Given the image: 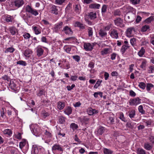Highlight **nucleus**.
Returning a JSON list of instances; mask_svg holds the SVG:
<instances>
[{
	"instance_id": "1",
	"label": "nucleus",
	"mask_w": 154,
	"mask_h": 154,
	"mask_svg": "<svg viewBox=\"0 0 154 154\" xmlns=\"http://www.w3.org/2000/svg\"><path fill=\"white\" fill-rule=\"evenodd\" d=\"M31 130L34 135L39 136L42 133V130L37 124H33L30 126Z\"/></svg>"
},
{
	"instance_id": "2",
	"label": "nucleus",
	"mask_w": 154,
	"mask_h": 154,
	"mask_svg": "<svg viewBox=\"0 0 154 154\" xmlns=\"http://www.w3.org/2000/svg\"><path fill=\"white\" fill-rule=\"evenodd\" d=\"M8 86L9 88H10L13 92L15 93L18 92L20 88L18 85L16 84L13 80L10 81L8 83Z\"/></svg>"
},
{
	"instance_id": "3",
	"label": "nucleus",
	"mask_w": 154,
	"mask_h": 154,
	"mask_svg": "<svg viewBox=\"0 0 154 154\" xmlns=\"http://www.w3.org/2000/svg\"><path fill=\"white\" fill-rule=\"evenodd\" d=\"M25 9L26 11L31 13L34 16H36L38 14V13L37 10L33 9L29 5H27L26 6Z\"/></svg>"
},
{
	"instance_id": "4",
	"label": "nucleus",
	"mask_w": 154,
	"mask_h": 154,
	"mask_svg": "<svg viewBox=\"0 0 154 154\" xmlns=\"http://www.w3.org/2000/svg\"><path fill=\"white\" fill-rule=\"evenodd\" d=\"M109 34L111 37L113 38L117 39L119 38V33L116 29H111Z\"/></svg>"
},
{
	"instance_id": "5",
	"label": "nucleus",
	"mask_w": 154,
	"mask_h": 154,
	"mask_svg": "<svg viewBox=\"0 0 154 154\" xmlns=\"http://www.w3.org/2000/svg\"><path fill=\"white\" fill-rule=\"evenodd\" d=\"M52 150L53 151H58L60 154H62L63 151V149L61 146L57 144H55L52 146Z\"/></svg>"
},
{
	"instance_id": "6",
	"label": "nucleus",
	"mask_w": 154,
	"mask_h": 154,
	"mask_svg": "<svg viewBox=\"0 0 154 154\" xmlns=\"http://www.w3.org/2000/svg\"><path fill=\"white\" fill-rule=\"evenodd\" d=\"M58 7L55 5H52L50 6L49 12L51 14L57 15L58 14Z\"/></svg>"
},
{
	"instance_id": "7",
	"label": "nucleus",
	"mask_w": 154,
	"mask_h": 154,
	"mask_svg": "<svg viewBox=\"0 0 154 154\" xmlns=\"http://www.w3.org/2000/svg\"><path fill=\"white\" fill-rule=\"evenodd\" d=\"M134 14L131 13L128 14L126 15L125 17V20L127 22H130L134 20Z\"/></svg>"
},
{
	"instance_id": "8",
	"label": "nucleus",
	"mask_w": 154,
	"mask_h": 154,
	"mask_svg": "<svg viewBox=\"0 0 154 154\" xmlns=\"http://www.w3.org/2000/svg\"><path fill=\"white\" fill-rule=\"evenodd\" d=\"M134 32L135 29L134 27H130L127 29L126 32V34L128 37H131L134 35L133 32Z\"/></svg>"
},
{
	"instance_id": "9",
	"label": "nucleus",
	"mask_w": 154,
	"mask_h": 154,
	"mask_svg": "<svg viewBox=\"0 0 154 154\" xmlns=\"http://www.w3.org/2000/svg\"><path fill=\"white\" fill-rule=\"evenodd\" d=\"M84 49L87 51H91L93 48V44L90 43H85L84 45Z\"/></svg>"
},
{
	"instance_id": "10",
	"label": "nucleus",
	"mask_w": 154,
	"mask_h": 154,
	"mask_svg": "<svg viewBox=\"0 0 154 154\" xmlns=\"http://www.w3.org/2000/svg\"><path fill=\"white\" fill-rule=\"evenodd\" d=\"M114 21L115 25L116 26H119L120 27L124 26V25L122 24V21L120 18H117Z\"/></svg>"
},
{
	"instance_id": "11",
	"label": "nucleus",
	"mask_w": 154,
	"mask_h": 154,
	"mask_svg": "<svg viewBox=\"0 0 154 154\" xmlns=\"http://www.w3.org/2000/svg\"><path fill=\"white\" fill-rule=\"evenodd\" d=\"M114 119V115L113 114H110L107 119L108 123L110 125L114 124L115 122Z\"/></svg>"
},
{
	"instance_id": "12",
	"label": "nucleus",
	"mask_w": 154,
	"mask_h": 154,
	"mask_svg": "<svg viewBox=\"0 0 154 154\" xmlns=\"http://www.w3.org/2000/svg\"><path fill=\"white\" fill-rule=\"evenodd\" d=\"M24 3V2L23 0H15L14 2V5L17 8L21 7Z\"/></svg>"
},
{
	"instance_id": "13",
	"label": "nucleus",
	"mask_w": 154,
	"mask_h": 154,
	"mask_svg": "<svg viewBox=\"0 0 154 154\" xmlns=\"http://www.w3.org/2000/svg\"><path fill=\"white\" fill-rule=\"evenodd\" d=\"M87 112L89 115L92 116L97 114L99 112V111L97 110L93 109L90 108L87 109Z\"/></svg>"
},
{
	"instance_id": "14",
	"label": "nucleus",
	"mask_w": 154,
	"mask_h": 154,
	"mask_svg": "<svg viewBox=\"0 0 154 154\" xmlns=\"http://www.w3.org/2000/svg\"><path fill=\"white\" fill-rule=\"evenodd\" d=\"M63 31H64L65 33L66 34L71 35L72 33V31L70 28L67 26L64 27Z\"/></svg>"
},
{
	"instance_id": "15",
	"label": "nucleus",
	"mask_w": 154,
	"mask_h": 154,
	"mask_svg": "<svg viewBox=\"0 0 154 154\" xmlns=\"http://www.w3.org/2000/svg\"><path fill=\"white\" fill-rule=\"evenodd\" d=\"M100 7V5L96 3H92L89 5V8L94 9H99Z\"/></svg>"
},
{
	"instance_id": "16",
	"label": "nucleus",
	"mask_w": 154,
	"mask_h": 154,
	"mask_svg": "<svg viewBox=\"0 0 154 154\" xmlns=\"http://www.w3.org/2000/svg\"><path fill=\"white\" fill-rule=\"evenodd\" d=\"M44 52V50L41 48L38 47L36 48L37 55L39 57L42 55Z\"/></svg>"
},
{
	"instance_id": "17",
	"label": "nucleus",
	"mask_w": 154,
	"mask_h": 154,
	"mask_svg": "<svg viewBox=\"0 0 154 154\" xmlns=\"http://www.w3.org/2000/svg\"><path fill=\"white\" fill-rule=\"evenodd\" d=\"M65 103L64 102L59 101L57 103V108L60 110L62 109L65 106Z\"/></svg>"
},
{
	"instance_id": "18",
	"label": "nucleus",
	"mask_w": 154,
	"mask_h": 154,
	"mask_svg": "<svg viewBox=\"0 0 154 154\" xmlns=\"http://www.w3.org/2000/svg\"><path fill=\"white\" fill-rule=\"evenodd\" d=\"M9 31L11 34L13 35L17 33V30L16 28L14 27H11L9 28Z\"/></svg>"
},
{
	"instance_id": "19",
	"label": "nucleus",
	"mask_w": 154,
	"mask_h": 154,
	"mask_svg": "<svg viewBox=\"0 0 154 154\" xmlns=\"http://www.w3.org/2000/svg\"><path fill=\"white\" fill-rule=\"evenodd\" d=\"M88 16L91 20H94L96 18L97 14L96 12H90L88 14Z\"/></svg>"
},
{
	"instance_id": "20",
	"label": "nucleus",
	"mask_w": 154,
	"mask_h": 154,
	"mask_svg": "<svg viewBox=\"0 0 154 154\" xmlns=\"http://www.w3.org/2000/svg\"><path fill=\"white\" fill-rule=\"evenodd\" d=\"M38 147L36 146H33L31 152V154H38Z\"/></svg>"
},
{
	"instance_id": "21",
	"label": "nucleus",
	"mask_w": 154,
	"mask_h": 154,
	"mask_svg": "<svg viewBox=\"0 0 154 154\" xmlns=\"http://www.w3.org/2000/svg\"><path fill=\"white\" fill-rule=\"evenodd\" d=\"M144 148L147 150H150L152 148V146L148 142L144 144Z\"/></svg>"
},
{
	"instance_id": "22",
	"label": "nucleus",
	"mask_w": 154,
	"mask_h": 154,
	"mask_svg": "<svg viewBox=\"0 0 154 154\" xmlns=\"http://www.w3.org/2000/svg\"><path fill=\"white\" fill-rule=\"evenodd\" d=\"M99 34L102 37H103L106 36L107 33L105 31L102 29H100L99 30Z\"/></svg>"
},
{
	"instance_id": "23",
	"label": "nucleus",
	"mask_w": 154,
	"mask_h": 154,
	"mask_svg": "<svg viewBox=\"0 0 154 154\" xmlns=\"http://www.w3.org/2000/svg\"><path fill=\"white\" fill-rule=\"evenodd\" d=\"M112 13L115 16H120L121 14V12L119 9L114 10Z\"/></svg>"
},
{
	"instance_id": "24",
	"label": "nucleus",
	"mask_w": 154,
	"mask_h": 154,
	"mask_svg": "<svg viewBox=\"0 0 154 154\" xmlns=\"http://www.w3.org/2000/svg\"><path fill=\"white\" fill-rule=\"evenodd\" d=\"M72 112V109L70 107L68 106L64 111V112L66 114L69 115Z\"/></svg>"
},
{
	"instance_id": "25",
	"label": "nucleus",
	"mask_w": 154,
	"mask_h": 154,
	"mask_svg": "<svg viewBox=\"0 0 154 154\" xmlns=\"http://www.w3.org/2000/svg\"><path fill=\"white\" fill-rule=\"evenodd\" d=\"M63 24V23L62 22H60L59 23L56 24L54 27V29L56 30H58L61 28Z\"/></svg>"
},
{
	"instance_id": "26",
	"label": "nucleus",
	"mask_w": 154,
	"mask_h": 154,
	"mask_svg": "<svg viewBox=\"0 0 154 154\" xmlns=\"http://www.w3.org/2000/svg\"><path fill=\"white\" fill-rule=\"evenodd\" d=\"M12 131L9 129H6L3 131V133L4 134L7 135L9 136H11L12 134Z\"/></svg>"
},
{
	"instance_id": "27",
	"label": "nucleus",
	"mask_w": 154,
	"mask_h": 154,
	"mask_svg": "<svg viewBox=\"0 0 154 154\" xmlns=\"http://www.w3.org/2000/svg\"><path fill=\"white\" fill-rule=\"evenodd\" d=\"M109 49L108 48H105L101 51V55H104L108 54L109 53Z\"/></svg>"
},
{
	"instance_id": "28",
	"label": "nucleus",
	"mask_w": 154,
	"mask_h": 154,
	"mask_svg": "<svg viewBox=\"0 0 154 154\" xmlns=\"http://www.w3.org/2000/svg\"><path fill=\"white\" fill-rule=\"evenodd\" d=\"M32 53L31 50L29 49H27L25 51L24 53V55L26 57H29L30 56V54Z\"/></svg>"
},
{
	"instance_id": "29",
	"label": "nucleus",
	"mask_w": 154,
	"mask_h": 154,
	"mask_svg": "<svg viewBox=\"0 0 154 154\" xmlns=\"http://www.w3.org/2000/svg\"><path fill=\"white\" fill-rule=\"evenodd\" d=\"M103 151L105 154H112L113 152L111 150L106 148H103Z\"/></svg>"
},
{
	"instance_id": "30",
	"label": "nucleus",
	"mask_w": 154,
	"mask_h": 154,
	"mask_svg": "<svg viewBox=\"0 0 154 154\" xmlns=\"http://www.w3.org/2000/svg\"><path fill=\"white\" fill-rule=\"evenodd\" d=\"M13 19V17L11 16H8L6 17L5 19V20L7 22H12Z\"/></svg>"
},
{
	"instance_id": "31",
	"label": "nucleus",
	"mask_w": 154,
	"mask_h": 154,
	"mask_svg": "<svg viewBox=\"0 0 154 154\" xmlns=\"http://www.w3.org/2000/svg\"><path fill=\"white\" fill-rule=\"evenodd\" d=\"M137 154H146L145 151L143 149L139 148L137 150Z\"/></svg>"
},
{
	"instance_id": "32",
	"label": "nucleus",
	"mask_w": 154,
	"mask_h": 154,
	"mask_svg": "<svg viewBox=\"0 0 154 154\" xmlns=\"http://www.w3.org/2000/svg\"><path fill=\"white\" fill-rule=\"evenodd\" d=\"M78 127V125L75 123H72L70 125V128L73 131L77 129Z\"/></svg>"
},
{
	"instance_id": "33",
	"label": "nucleus",
	"mask_w": 154,
	"mask_h": 154,
	"mask_svg": "<svg viewBox=\"0 0 154 154\" xmlns=\"http://www.w3.org/2000/svg\"><path fill=\"white\" fill-rule=\"evenodd\" d=\"M104 127H100L97 131V133L100 135H101L104 133Z\"/></svg>"
},
{
	"instance_id": "34",
	"label": "nucleus",
	"mask_w": 154,
	"mask_h": 154,
	"mask_svg": "<svg viewBox=\"0 0 154 154\" xmlns=\"http://www.w3.org/2000/svg\"><path fill=\"white\" fill-rule=\"evenodd\" d=\"M45 91L43 89L40 90L37 93V95L38 97H40L42 95H45Z\"/></svg>"
},
{
	"instance_id": "35",
	"label": "nucleus",
	"mask_w": 154,
	"mask_h": 154,
	"mask_svg": "<svg viewBox=\"0 0 154 154\" xmlns=\"http://www.w3.org/2000/svg\"><path fill=\"white\" fill-rule=\"evenodd\" d=\"M129 47V46H125V45H123L122 48L121 49V51L123 53H124L125 52L126 50H127L128 48Z\"/></svg>"
},
{
	"instance_id": "36",
	"label": "nucleus",
	"mask_w": 154,
	"mask_h": 154,
	"mask_svg": "<svg viewBox=\"0 0 154 154\" xmlns=\"http://www.w3.org/2000/svg\"><path fill=\"white\" fill-rule=\"evenodd\" d=\"M17 64L23 66H26L27 65V63L25 61L22 60L17 61Z\"/></svg>"
},
{
	"instance_id": "37",
	"label": "nucleus",
	"mask_w": 154,
	"mask_h": 154,
	"mask_svg": "<svg viewBox=\"0 0 154 154\" xmlns=\"http://www.w3.org/2000/svg\"><path fill=\"white\" fill-rule=\"evenodd\" d=\"M26 143V141L25 140H23L20 143V148L22 149L25 145Z\"/></svg>"
},
{
	"instance_id": "38",
	"label": "nucleus",
	"mask_w": 154,
	"mask_h": 154,
	"mask_svg": "<svg viewBox=\"0 0 154 154\" xmlns=\"http://www.w3.org/2000/svg\"><path fill=\"white\" fill-rule=\"evenodd\" d=\"M145 51V49L143 48H142L138 53L139 56L140 57L142 56L144 54Z\"/></svg>"
},
{
	"instance_id": "39",
	"label": "nucleus",
	"mask_w": 154,
	"mask_h": 154,
	"mask_svg": "<svg viewBox=\"0 0 154 154\" xmlns=\"http://www.w3.org/2000/svg\"><path fill=\"white\" fill-rule=\"evenodd\" d=\"M14 51V49L12 47H9L7 48L5 51V53H8V52L10 53H13Z\"/></svg>"
},
{
	"instance_id": "40",
	"label": "nucleus",
	"mask_w": 154,
	"mask_h": 154,
	"mask_svg": "<svg viewBox=\"0 0 154 154\" xmlns=\"http://www.w3.org/2000/svg\"><path fill=\"white\" fill-rule=\"evenodd\" d=\"M88 36H92L93 34V31L92 28L91 27H88Z\"/></svg>"
},
{
	"instance_id": "41",
	"label": "nucleus",
	"mask_w": 154,
	"mask_h": 154,
	"mask_svg": "<svg viewBox=\"0 0 154 154\" xmlns=\"http://www.w3.org/2000/svg\"><path fill=\"white\" fill-rule=\"evenodd\" d=\"M33 30L36 34L38 35L41 33L40 30L37 28V27L34 26L33 27Z\"/></svg>"
},
{
	"instance_id": "42",
	"label": "nucleus",
	"mask_w": 154,
	"mask_h": 154,
	"mask_svg": "<svg viewBox=\"0 0 154 154\" xmlns=\"http://www.w3.org/2000/svg\"><path fill=\"white\" fill-rule=\"evenodd\" d=\"M149 27L148 25H145L143 26L141 29V31L142 32H145L147 29H149Z\"/></svg>"
},
{
	"instance_id": "43",
	"label": "nucleus",
	"mask_w": 154,
	"mask_h": 154,
	"mask_svg": "<svg viewBox=\"0 0 154 154\" xmlns=\"http://www.w3.org/2000/svg\"><path fill=\"white\" fill-rule=\"evenodd\" d=\"M102 80H98L96 82V83L94 86V88H97L98 87H99L100 84L102 82Z\"/></svg>"
},
{
	"instance_id": "44",
	"label": "nucleus",
	"mask_w": 154,
	"mask_h": 154,
	"mask_svg": "<svg viewBox=\"0 0 154 154\" xmlns=\"http://www.w3.org/2000/svg\"><path fill=\"white\" fill-rule=\"evenodd\" d=\"M23 36L24 38L26 39H28L30 38V35L29 33L25 32L24 33L23 35Z\"/></svg>"
},
{
	"instance_id": "45",
	"label": "nucleus",
	"mask_w": 154,
	"mask_h": 154,
	"mask_svg": "<svg viewBox=\"0 0 154 154\" xmlns=\"http://www.w3.org/2000/svg\"><path fill=\"white\" fill-rule=\"evenodd\" d=\"M65 118L62 116H61L59 119V121L60 123L61 124H63L65 122Z\"/></svg>"
},
{
	"instance_id": "46",
	"label": "nucleus",
	"mask_w": 154,
	"mask_h": 154,
	"mask_svg": "<svg viewBox=\"0 0 154 154\" xmlns=\"http://www.w3.org/2000/svg\"><path fill=\"white\" fill-rule=\"evenodd\" d=\"M153 20L154 18L152 16H151L145 20V21L147 23H150Z\"/></svg>"
},
{
	"instance_id": "47",
	"label": "nucleus",
	"mask_w": 154,
	"mask_h": 154,
	"mask_svg": "<svg viewBox=\"0 0 154 154\" xmlns=\"http://www.w3.org/2000/svg\"><path fill=\"white\" fill-rule=\"evenodd\" d=\"M75 25L78 27H80L82 29H84L85 28V26H83V24L79 22H76L75 23Z\"/></svg>"
},
{
	"instance_id": "48",
	"label": "nucleus",
	"mask_w": 154,
	"mask_h": 154,
	"mask_svg": "<svg viewBox=\"0 0 154 154\" xmlns=\"http://www.w3.org/2000/svg\"><path fill=\"white\" fill-rule=\"evenodd\" d=\"M80 120L81 122H88L89 120V119L85 117H84L83 118H80Z\"/></svg>"
},
{
	"instance_id": "49",
	"label": "nucleus",
	"mask_w": 154,
	"mask_h": 154,
	"mask_svg": "<svg viewBox=\"0 0 154 154\" xmlns=\"http://www.w3.org/2000/svg\"><path fill=\"white\" fill-rule=\"evenodd\" d=\"M153 87V85L151 84H147L146 86V90L148 91H150L151 88Z\"/></svg>"
},
{
	"instance_id": "50",
	"label": "nucleus",
	"mask_w": 154,
	"mask_h": 154,
	"mask_svg": "<svg viewBox=\"0 0 154 154\" xmlns=\"http://www.w3.org/2000/svg\"><path fill=\"white\" fill-rule=\"evenodd\" d=\"M138 110L139 112L142 114L145 113V111L143 110V107L142 105H140L139 106Z\"/></svg>"
},
{
	"instance_id": "51",
	"label": "nucleus",
	"mask_w": 154,
	"mask_h": 154,
	"mask_svg": "<svg viewBox=\"0 0 154 154\" xmlns=\"http://www.w3.org/2000/svg\"><path fill=\"white\" fill-rule=\"evenodd\" d=\"M64 49L67 53H69L71 50V48L68 47L66 45L64 46Z\"/></svg>"
},
{
	"instance_id": "52",
	"label": "nucleus",
	"mask_w": 154,
	"mask_h": 154,
	"mask_svg": "<svg viewBox=\"0 0 154 154\" xmlns=\"http://www.w3.org/2000/svg\"><path fill=\"white\" fill-rule=\"evenodd\" d=\"M134 116L135 111H131L129 112V116L131 119L134 118Z\"/></svg>"
},
{
	"instance_id": "53",
	"label": "nucleus",
	"mask_w": 154,
	"mask_h": 154,
	"mask_svg": "<svg viewBox=\"0 0 154 154\" xmlns=\"http://www.w3.org/2000/svg\"><path fill=\"white\" fill-rule=\"evenodd\" d=\"M5 109L4 108H2V110L1 112V116L3 118H4V117L5 116Z\"/></svg>"
},
{
	"instance_id": "54",
	"label": "nucleus",
	"mask_w": 154,
	"mask_h": 154,
	"mask_svg": "<svg viewBox=\"0 0 154 154\" xmlns=\"http://www.w3.org/2000/svg\"><path fill=\"white\" fill-rule=\"evenodd\" d=\"M139 86L142 89H144L146 87V85L143 82H140V83L139 85Z\"/></svg>"
},
{
	"instance_id": "55",
	"label": "nucleus",
	"mask_w": 154,
	"mask_h": 154,
	"mask_svg": "<svg viewBox=\"0 0 154 154\" xmlns=\"http://www.w3.org/2000/svg\"><path fill=\"white\" fill-rule=\"evenodd\" d=\"M72 57L75 61L77 62H79L80 60V57L78 55L73 56Z\"/></svg>"
},
{
	"instance_id": "56",
	"label": "nucleus",
	"mask_w": 154,
	"mask_h": 154,
	"mask_svg": "<svg viewBox=\"0 0 154 154\" xmlns=\"http://www.w3.org/2000/svg\"><path fill=\"white\" fill-rule=\"evenodd\" d=\"M66 0H56L55 3L59 5H61Z\"/></svg>"
},
{
	"instance_id": "57",
	"label": "nucleus",
	"mask_w": 154,
	"mask_h": 154,
	"mask_svg": "<svg viewBox=\"0 0 154 154\" xmlns=\"http://www.w3.org/2000/svg\"><path fill=\"white\" fill-rule=\"evenodd\" d=\"M2 78L5 80H6L8 82H10L11 80H11L10 78L7 75H5L4 76H2Z\"/></svg>"
},
{
	"instance_id": "58",
	"label": "nucleus",
	"mask_w": 154,
	"mask_h": 154,
	"mask_svg": "<svg viewBox=\"0 0 154 154\" xmlns=\"http://www.w3.org/2000/svg\"><path fill=\"white\" fill-rule=\"evenodd\" d=\"M119 118L120 119H121L122 121L124 122H125L126 121L125 119L124 116V115L123 113L122 112L120 113Z\"/></svg>"
},
{
	"instance_id": "59",
	"label": "nucleus",
	"mask_w": 154,
	"mask_h": 154,
	"mask_svg": "<svg viewBox=\"0 0 154 154\" xmlns=\"http://www.w3.org/2000/svg\"><path fill=\"white\" fill-rule=\"evenodd\" d=\"M75 86V84H72L71 86H67L66 87V88L68 91H70L74 88Z\"/></svg>"
},
{
	"instance_id": "60",
	"label": "nucleus",
	"mask_w": 154,
	"mask_h": 154,
	"mask_svg": "<svg viewBox=\"0 0 154 154\" xmlns=\"http://www.w3.org/2000/svg\"><path fill=\"white\" fill-rule=\"evenodd\" d=\"M78 78V77L77 75H72L70 79L73 81H75L77 78Z\"/></svg>"
},
{
	"instance_id": "61",
	"label": "nucleus",
	"mask_w": 154,
	"mask_h": 154,
	"mask_svg": "<svg viewBox=\"0 0 154 154\" xmlns=\"http://www.w3.org/2000/svg\"><path fill=\"white\" fill-rule=\"evenodd\" d=\"M146 61H143L142 62L141 65H140V67L144 69L146 65Z\"/></svg>"
},
{
	"instance_id": "62",
	"label": "nucleus",
	"mask_w": 154,
	"mask_h": 154,
	"mask_svg": "<svg viewBox=\"0 0 154 154\" xmlns=\"http://www.w3.org/2000/svg\"><path fill=\"white\" fill-rule=\"evenodd\" d=\"M130 105H134L135 104V100L134 99H131L129 101Z\"/></svg>"
},
{
	"instance_id": "63",
	"label": "nucleus",
	"mask_w": 154,
	"mask_h": 154,
	"mask_svg": "<svg viewBox=\"0 0 154 154\" xmlns=\"http://www.w3.org/2000/svg\"><path fill=\"white\" fill-rule=\"evenodd\" d=\"M149 73H152L154 71V66H151L149 67Z\"/></svg>"
},
{
	"instance_id": "64",
	"label": "nucleus",
	"mask_w": 154,
	"mask_h": 154,
	"mask_svg": "<svg viewBox=\"0 0 154 154\" xmlns=\"http://www.w3.org/2000/svg\"><path fill=\"white\" fill-rule=\"evenodd\" d=\"M142 19V18L140 16H137V18L136 19V23H138L139 22L141 21Z\"/></svg>"
}]
</instances>
